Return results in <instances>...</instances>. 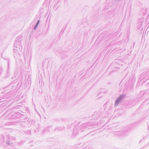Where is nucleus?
Returning a JSON list of instances; mask_svg holds the SVG:
<instances>
[{"label": "nucleus", "instance_id": "obj_1", "mask_svg": "<svg viewBox=\"0 0 149 149\" xmlns=\"http://www.w3.org/2000/svg\"><path fill=\"white\" fill-rule=\"evenodd\" d=\"M15 143V138L12 136H9L7 140H5L4 146H13Z\"/></svg>", "mask_w": 149, "mask_h": 149}, {"label": "nucleus", "instance_id": "obj_2", "mask_svg": "<svg viewBox=\"0 0 149 149\" xmlns=\"http://www.w3.org/2000/svg\"><path fill=\"white\" fill-rule=\"evenodd\" d=\"M126 95L125 94H123L121 95L115 100V106H118L121 101L125 98Z\"/></svg>", "mask_w": 149, "mask_h": 149}, {"label": "nucleus", "instance_id": "obj_3", "mask_svg": "<svg viewBox=\"0 0 149 149\" xmlns=\"http://www.w3.org/2000/svg\"><path fill=\"white\" fill-rule=\"evenodd\" d=\"M21 113L19 112H15L11 116V118L13 119H19Z\"/></svg>", "mask_w": 149, "mask_h": 149}, {"label": "nucleus", "instance_id": "obj_4", "mask_svg": "<svg viewBox=\"0 0 149 149\" xmlns=\"http://www.w3.org/2000/svg\"><path fill=\"white\" fill-rule=\"evenodd\" d=\"M5 141L4 137L2 135H0V145L3 144L4 145V142Z\"/></svg>", "mask_w": 149, "mask_h": 149}, {"label": "nucleus", "instance_id": "obj_5", "mask_svg": "<svg viewBox=\"0 0 149 149\" xmlns=\"http://www.w3.org/2000/svg\"><path fill=\"white\" fill-rule=\"evenodd\" d=\"M14 51V56L15 58L18 57L20 56V54L18 52V50L17 49V50H13Z\"/></svg>", "mask_w": 149, "mask_h": 149}, {"label": "nucleus", "instance_id": "obj_6", "mask_svg": "<svg viewBox=\"0 0 149 149\" xmlns=\"http://www.w3.org/2000/svg\"><path fill=\"white\" fill-rule=\"evenodd\" d=\"M40 23V20H38L37 22V23L36 24V25H35V26L33 27V29L34 30H36L37 28V27H38V25Z\"/></svg>", "mask_w": 149, "mask_h": 149}, {"label": "nucleus", "instance_id": "obj_7", "mask_svg": "<svg viewBox=\"0 0 149 149\" xmlns=\"http://www.w3.org/2000/svg\"><path fill=\"white\" fill-rule=\"evenodd\" d=\"M19 47V45L17 44H15V47L14 48L13 50H17V49H19V48L18 47Z\"/></svg>", "mask_w": 149, "mask_h": 149}, {"label": "nucleus", "instance_id": "obj_8", "mask_svg": "<svg viewBox=\"0 0 149 149\" xmlns=\"http://www.w3.org/2000/svg\"><path fill=\"white\" fill-rule=\"evenodd\" d=\"M26 116L21 113V116L19 117V119L22 120V119H24Z\"/></svg>", "mask_w": 149, "mask_h": 149}, {"label": "nucleus", "instance_id": "obj_9", "mask_svg": "<svg viewBox=\"0 0 149 149\" xmlns=\"http://www.w3.org/2000/svg\"><path fill=\"white\" fill-rule=\"evenodd\" d=\"M24 142V141H22L21 142H20L17 143V144L18 146H19L21 145H22Z\"/></svg>", "mask_w": 149, "mask_h": 149}, {"label": "nucleus", "instance_id": "obj_10", "mask_svg": "<svg viewBox=\"0 0 149 149\" xmlns=\"http://www.w3.org/2000/svg\"><path fill=\"white\" fill-rule=\"evenodd\" d=\"M29 118L27 117V116H26V117L24 118V119H23V122H26V121H28L29 120Z\"/></svg>", "mask_w": 149, "mask_h": 149}, {"label": "nucleus", "instance_id": "obj_11", "mask_svg": "<svg viewBox=\"0 0 149 149\" xmlns=\"http://www.w3.org/2000/svg\"><path fill=\"white\" fill-rule=\"evenodd\" d=\"M22 38V36H18V37H17L16 38V42L17 43V40H20L21 39V38Z\"/></svg>", "mask_w": 149, "mask_h": 149}, {"label": "nucleus", "instance_id": "obj_12", "mask_svg": "<svg viewBox=\"0 0 149 149\" xmlns=\"http://www.w3.org/2000/svg\"><path fill=\"white\" fill-rule=\"evenodd\" d=\"M2 68L1 67H0V75H1V74L2 73Z\"/></svg>", "mask_w": 149, "mask_h": 149}, {"label": "nucleus", "instance_id": "obj_13", "mask_svg": "<svg viewBox=\"0 0 149 149\" xmlns=\"http://www.w3.org/2000/svg\"><path fill=\"white\" fill-rule=\"evenodd\" d=\"M21 40H17V43L18 42V43H21Z\"/></svg>", "mask_w": 149, "mask_h": 149}, {"label": "nucleus", "instance_id": "obj_14", "mask_svg": "<svg viewBox=\"0 0 149 149\" xmlns=\"http://www.w3.org/2000/svg\"><path fill=\"white\" fill-rule=\"evenodd\" d=\"M46 132V130L45 129L43 130V132H42V133H43V134Z\"/></svg>", "mask_w": 149, "mask_h": 149}, {"label": "nucleus", "instance_id": "obj_15", "mask_svg": "<svg viewBox=\"0 0 149 149\" xmlns=\"http://www.w3.org/2000/svg\"><path fill=\"white\" fill-rule=\"evenodd\" d=\"M59 129H61H61H64V127H59Z\"/></svg>", "mask_w": 149, "mask_h": 149}, {"label": "nucleus", "instance_id": "obj_16", "mask_svg": "<svg viewBox=\"0 0 149 149\" xmlns=\"http://www.w3.org/2000/svg\"><path fill=\"white\" fill-rule=\"evenodd\" d=\"M33 142V141H31L29 143V144H30V143H32Z\"/></svg>", "mask_w": 149, "mask_h": 149}, {"label": "nucleus", "instance_id": "obj_17", "mask_svg": "<svg viewBox=\"0 0 149 149\" xmlns=\"http://www.w3.org/2000/svg\"><path fill=\"white\" fill-rule=\"evenodd\" d=\"M75 134H76V135H75V134H74V136H76V135H77L78 134V132H77V133H75Z\"/></svg>", "mask_w": 149, "mask_h": 149}, {"label": "nucleus", "instance_id": "obj_18", "mask_svg": "<svg viewBox=\"0 0 149 149\" xmlns=\"http://www.w3.org/2000/svg\"><path fill=\"white\" fill-rule=\"evenodd\" d=\"M140 27H141V26H142V24H140Z\"/></svg>", "mask_w": 149, "mask_h": 149}, {"label": "nucleus", "instance_id": "obj_19", "mask_svg": "<svg viewBox=\"0 0 149 149\" xmlns=\"http://www.w3.org/2000/svg\"><path fill=\"white\" fill-rule=\"evenodd\" d=\"M85 136H83V138L84 137H85Z\"/></svg>", "mask_w": 149, "mask_h": 149}, {"label": "nucleus", "instance_id": "obj_20", "mask_svg": "<svg viewBox=\"0 0 149 149\" xmlns=\"http://www.w3.org/2000/svg\"><path fill=\"white\" fill-rule=\"evenodd\" d=\"M147 84L148 85H149V83H148Z\"/></svg>", "mask_w": 149, "mask_h": 149}, {"label": "nucleus", "instance_id": "obj_21", "mask_svg": "<svg viewBox=\"0 0 149 149\" xmlns=\"http://www.w3.org/2000/svg\"><path fill=\"white\" fill-rule=\"evenodd\" d=\"M148 130H149V127H148Z\"/></svg>", "mask_w": 149, "mask_h": 149}, {"label": "nucleus", "instance_id": "obj_22", "mask_svg": "<svg viewBox=\"0 0 149 149\" xmlns=\"http://www.w3.org/2000/svg\"><path fill=\"white\" fill-rule=\"evenodd\" d=\"M74 133V131H73V134Z\"/></svg>", "mask_w": 149, "mask_h": 149}, {"label": "nucleus", "instance_id": "obj_23", "mask_svg": "<svg viewBox=\"0 0 149 149\" xmlns=\"http://www.w3.org/2000/svg\"><path fill=\"white\" fill-rule=\"evenodd\" d=\"M3 77L4 78H5V77L3 76Z\"/></svg>", "mask_w": 149, "mask_h": 149}, {"label": "nucleus", "instance_id": "obj_24", "mask_svg": "<svg viewBox=\"0 0 149 149\" xmlns=\"http://www.w3.org/2000/svg\"><path fill=\"white\" fill-rule=\"evenodd\" d=\"M87 135H88V134H86V135H85V136H87Z\"/></svg>", "mask_w": 149, "mask_h": 149}, {"label": "nucleus", "instance_id": "obj_25", "mask_svg": "<svg viewBox=\"0 0 149 149\" xmlns=\"http://www.w3.org/2000/svg\"><path fill=\"white\" fill-rule=\"evenodd\" d=\"M87 135H88V134H86V135H85V136H87Z\"/></svg>", "mask_w": 149, "mask_h": 149}, {"label": "nucleus", "instance_id": "obj_26", "mask_svg": "<svg viewBox=\"0 0 149 149\" xmlns=\"http://www.w3.org/2000/svg\"><path fill=\"white\" fill-rule=\"evenodd\" d=\"M87 135H88V134H86V135H85V136H87Z\"/></svg>", "mask_w": 149, "mask_h": 149}, {"label": "nucleus", "instance_id": "obj_27", "mask_svg": "<svg viewBox=\"0 0 149 149\" xmlns=\"http://www.w3.org/2000/svg\"><path fill=\"white\" fill-rule=\"evenodd\" d=\"M148 90H149V89H148Z\"/></svg>", "mask_w": 149, "mask_h": 149}]
</instances>
